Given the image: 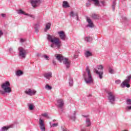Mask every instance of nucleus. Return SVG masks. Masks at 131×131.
Wrapping results in <instances>:
<instances>
[{
  "label": "nucleus",
  "instance_id": "obj_1",
  "mask_svg": "<svg viewBox=\"0 0 131 131\" xmlns=\"http://www.w3.org/2000/svg\"><path fill=\"white\" fill-rule=\"evenodd\" d=\"M47 40L50 41L51 45L50 47L53 49H60L62 47V41L58 38L54 37V35H47Z\"/></svg>",
  "mask_w": 131,
  "mask_h": 131
},
{
  "label": "nucleus",
  "instance_id": "obj_2",
  "mask_svg": "<svg viewBox=\"0 0 131 131\" xmlns=\"http://www.w3.org/2000/svg\"><path fill=\"white\" fill-rule=\"evenodd\" d=\"M83 76L84 77V81L87 84H91L94 82V78L92 76L91 73V70L89 67H86L85 71L83 73Z\"/></svg>",
  "mask_w": 131,
  "mask_h": 131
},
{
  "label": "nucleus",
  "instance_id": "obj_3",
  "mask_svg": "<svg viewBox=\"0 0 131 131\" xmlns=\"http://www.w3.org/2000/svg\"><path fill=\"white\" fill-rule=\"evenodd\" d=\"M1 89L3 90H0V94L3 96H5L6 94H10V93H12L11 84L8 81H6L1 85Z\"/></svg>",
  "mask_w": 131,
  "mask_h": 131
},
{
  "label": "nucleus",
  "instance_id": "obj_4",
  "mask_svg": "<svg viewBox=\"0 0 131 131\" xmlns=\"http://www.w3.org/2000/svg\"><path fill=\"white\" fill-rule=\"evenodd\" d=\"M55 57L60 63L63 60V63L65 65L67 69L70 68V60H69L68 58H64L61 54H55Z\"/></svg>",
  "mask_w": 131,
  "mask_h": 131
},
{
  "label": "nucleus",
  "instance_id": "obj_5",
  "mask_svg": "<svg viewBox=\"0 0 131 131\" xmlns=\"http://www.w3.org/2000/svg\"><path fill=\"white\" fill-rule=\"evenodd\" d=\"M107 100L112 105H114L115 104V101L116 98L115 97V95L113 92H107Z\"/></svg>",
  "mask_w": 131,
  "mask_h": 131
},
{
  "label": "nucleus",
  "instance_id": "obj_6",
  "mask_svg": "<svg viewBox=\"0 0 131 131\" xmlns=\"http://www.w3.org/2000/svg\"><path fill=\"white\" fill-rule=\"evenodd\" d=\"M18 51L19 59H25V58H26V55H27V51L23 47H19L18 48Z\"/></svg>",
  "mask_w": 131,
  "mask_h": 131
},
{
  "label": "nucleus",
  "instance_id": "obj_7",
  "mask_svg": "<svg viewBox=\"0 0 131 131\" xmlns=\"http://www.w3.org/2000/svg\"><path fill=\"white\" fill-rule=\"evenodd\" d=\"M103 69H104V66H103L102 64L98 66V70H97L96 69H94V72H96V74L98 75L100 79L103 78V74H104L103 73Z\"/></svg>",
  "mask_w": 131,
  "mask_h": 131
},
{
  "label": "nucleus",
  "instance_id": "obj_8",
  "mask_svg": "<svg viewBox=\"0 0 131 131\" xmlns=\"http://www.w3.org/2000/svg\"><path fill=\"white\" fill-rule=\"evenodd\" d=\"M131 75H129L126 77V79H125L121 84L120 86L122 88H130V85L129 82H130Z\"/></svg>",
  "mask_w": 131,
  "mask_h": 131
},
{
  "label": "nucleus",
  "instance_id": "obj_9",
  "mask_svg": "<svg viewBox=\"0 0 131 131\" xmlns=\"http://www.w3.org/2000/svg\"><path fill=\"white\" fill-rule=\"evenodd\" d=\"M92 2H94L95 6L96 7H100V8H104L106 7V2L105 1L99 0H91Z\"/></svg>",
  "mask_w": 131,
  "mask_h": 131
},
{
  "label": "nucleus",
  "instance_id": "obj_10",
  "mask_svg": "<svg viewBox=\"0 0 131 131\" xmlns=\"http://www.w3.org/2000/svg\"><path fill=\"white\" fill-rule=\"evenodd\" d=\"M57 106L58 107V108H60L61 110V111L63 112L64 108V105H65V103L64 102V100L62 99H58L57 100Z\"/></svg>",
  "mask_w": 131,
  "mask_h": 131
},
{
  "label": "nucleus",
  "instance_id": "obj_11",
  "mask_svg": "<svg viewBox=\"0 0 131 131\" xmlns=\"http://www.w3.org/2000/svg\"><path fill=\"white\" fill-rule=\"evenodd\" d=\"M39 125L41 131H46V126L45 125V121L41 119V118L39 119Z\"/></svg>",
  "mask_w": 131,
  "mask_h": 131
},
{
  "label": "nucleus",
  "instance_id": "obj_12",
  "mask_svg": "<svg viewBox=\"0 0 131 131\" xmlns=\"http://www.w3.org/2000/svg\"><path fill=\"white\" fill-rule=\"evenodd\" d=\"M17 14L19 15L21 14V15H25V16H28L29 17H31V18H32L33 19H34L35 18V16L33 15H31L30 14L28 13H25V12L23 11L22 9H19L17 11Z\"/></svg>",
  "mask_w": 131,
  "mask_h": 131
},
{
  "label": "nucleus",
  "instance_id": "obj_13",
  "mask_svg": "<svg viewBox=\"0 0 131 131\" xmlns=\"http://www.w3.org/2000/svg\"><path fill=\"white\" fill-rule=\"evenodd\" d=\"M31 4L33 8H36L40 5V0H31Z\"/></svg>",
  "mask_w": 131,
  "mask_h": 131
},
{
  "label": "nucleus",
  "instance_id": "obj_14",
  "mask_svg": "<svg viewBox=\"0 0 131 131\" xmlns=\"http://www.w3.org/2000/svg\"><path fill=\"white\" fill-rule=\"evenodd\" d=\"M25 94L28 95L29 96H33L36 94V91L35 90H31L30 89H28L25 91Z\"/></svg>",
  "mask_w": 131,
  "mask_h": 131
},
{
  "label": "nucleus",
  "instance_id": "obj_15",
  "mask_svg": "<svg viewBox=\"0 0 131 131\" xmlns=\"http://www.w3.org/2000/svg\"><path fill=\"white\" fill-rule=\"evenodd\" d=\"M58 34L59 35V37L61 40H66V35L65 34V32L63 31H61L58 32Z\"/></svg>",
  "mask_w": 131,
  "mask_h": 131
},
{
  "label": "nucleus",
  "instance_id": "obj_16",
  "mask_svg": "<svg viewBox=\"0 0 131 131\" xmlns=\"http://www.w3.org/2000/svg\"><path fill=\"white\" fill-rule=\"evenodd\" d=\"M43 76L46 79H48V80H50L51 78L53 77V73L50 72L48 73H45L43 74Z\"/></svg>",
  "mask_w": 131,
  "mask_h": 131
},
{
  "label": "nucleus",
  "instance_id": "obj_17",
  "mask_svg": "<svg viewBox=\"0 0 131 131\" xmlns=\"http://www.w3.org/2000/svg\"><path fill=\"white\" fill-rule=\"evenodd\" d=\"M86 21L88 23V25H86V27L93 28V27H94V24L93 23V21H92V20L90 19V17L86 18Z\"/></svg>",
  "mask_w": 131,
  "mask_h": 131
},
{
  "label": "nucleus",
  "instance_id": "obj_18",
  "mask_svg": "<svg viewBox=\"0 0 131 131\" xmlns=\"http://www.w3.org/2000/svg\"><path fill=\"white\" fill-rule=\"evenodd\" d=\"M84 117H85V124L86 127H89L90 125H92V123L90 120V118L86 116H84Z\"/></svg>",
  "mask_w": 131,
  "mask_h": 131
},
{
  "label": "nucleus",
  "instance_id": "obj_19",
  "mask_svg": "<svg viewBox=\"0 0 131 131\" xmlns=\"http://www.w3.org/2000/svg\"><path fill=\"white\" fill-rule=\"evenodd\" d=\"M51 26H52V24H51V23H48L46 24L45 28L44 29V32H47L48 30H50L51 29Z\"/></svg>",
  "mask_w": 131,
  "mask_h": 131
},
{
  "label": "nucleus",
  "instance_id": "obj_20",
  "mask_svg": "<svg viewBox=\"0 0 131 131\" xmlns=\"http://www.w3.org/2000/svg\"><path fill=\"white\" fill-rule=\"evenodd\" d=\"M70 16H71V17H74V16H76L77 20H79L78 13H77V12L74 13V12L73 11H72L70 13Z\"/></svg>",
  "mask_w": 131,
  "mask_h": 131
},
{
  "label": "nucleus",
  "instance_id": "obj_21",
  "mask_svg": "<svg viewBox=\"0 0 131 131\" xmlns=\"http://www.w3.org/2000/svg\"><path fill=\"white\" fill-rule=\"evenodd\" d=\"M84 55L86 58H89L93 56V53L90 51H86L84 53Z\"/></svg>",
  "mask_w": 131,
  "mask_h": 131
},
{
  "label": "nucleus",
  "instance_id": "obj_22",
  "mask_svg": "<svg viewBox=\"0 0 131 131\" xmlns=\"http://www.w3.org/2000/svg\"><path fill=\"white\" fill-rule=\"evenodd\" d=\"M76 113L75 112H73L72 114L70 116V119L71 120H72L73 121H75L76 117H75Z\"/></svg>",
  "mask_w": 131,
  "mask_h": 131
},
{
  "label": "nucleus",
  "instance_id": "obj_23",
  "mask_svg": "<svg viewBox=\"0 0 131 131\" xmlns=\"http://www.w3.org/2000/svg\"><path fill=\"white\" fill-rule=\"evenodd\" d=\"M15 74H16V76H21V75H23V72L19 70L16 71Z\"/></svg>",
  "mask_w": 131,
  "mask_h": 131
},
{
  "label": "nucleus",
  "instance_id": "obj_24",
  "mask_svg": "<svg viewBox=\"0 0 131 131\" xmlns=\"http://www.w3.org/2000/svg\"><path fill=\"white\" fill-rule=\"evenodd\" d=\"M12 127H13V126H4L2 128L1 130L2 131L8 130L9 128H12Z\"/></svg>",
  "mask_w": 131,
  "mask_h": 131
},
{
  "label": "nucleus",
  "instance_id": "obj_25",
  "mask_svg": "<svg viewBox=\"0 0 131 131\" xmlns=\"http://www.w3.org/2000/svg\"><path fill=\"white\" fill-rule=\"evenodd\" d=\"M62 7L63 8H69V4H68V2L67 1H64L63 2Z\"/></svg>",
  "mask_w": 131,
  "mask_h": 131
},
{
  "label": "nucleus",
  "instance_id": "obj_26",
  "mask_svg": "<svg viewBox=\"0 0 131 131\" xmlns=\"http://www.w3.org/2000/svg\"><path fill=\"white\" fill-rule=\"evenodd\" d=\"M69 83L70 86H73V78L70 77L69 79Z\"/></svg>",
  "mask_w": 131,
  "mask_h": 131
},
{
  "label": "nucleus",
  "instance_id": "obj_27",
  "mask_svg": "<svg viewBox=\"0 0 131 131\" xmlns=\"http://www.w3.org/2000/svg\"><path fill=\"white\" fill-rule=\"evenodd\" d=\"M84 40L85 41H87V42H91V41L93 40V39L91 37H85L84 38Z\"/></svg>",
  "mask_w": 131,
  "mask_h": 131
},
{
  "label": "nucleus",
  "instance_id": "obj_28",
  "mask_svg": "<svg viewBox=\"0 0 131 131\" xmlns=\"http://www.w3.org/2000/svg\"><path fill=\"white\" fill-rule=\"evenodd\" d=\"M108 72L111 74H113L114 73V70H113V68L111 67H108Z\"/></svg>",
  "mask_w": 131,
  "mask_h": 131
},
{
  "label": "nucleus",
  "instance_id": "obj_29",
  "mask_svg": "<svg viewBox=\"0 0 131 131\" xmlns=\"http://www.w3.org/2000/svg\"><path fill=\"white\" fill-rule=\"evenodd\" d=\"M29 110H30L31 111H32L34 109V104H29Z\"/></svg>",
  "mask_w": 131,
  "mask_h": 131
},
{
  "label": "nucleus",
  "instance_id": "obj_30",
  "mask_svg": "<svg viewBox=\"0 0 131 131\" xmlns=\"http://www.w3.org/2000/svg\"><path fill=\"white\" fill-rule=\"evenodd\" d=\"M93 19H99V15L98 14H93L92 15Z\"/></svg>",
  "mask_w": 131,
  "mask_h": 131
},
{
  "label": "nucleus",
  "instance_id": "obj_31",
  "mask_svg": "<svg viewBox=\"0 0 131 131\" xmlns=\"http://www.w3.org/2000/svg\"><path fill=\"white\" fill-rule=\"evenodd\" d=\"M45 89L46 90H48V91H51V90H52V87L49 84H46L45 85Z\"/></svg>",
  "mask_w": 131,
  "mask_h": 131
},
{
  "label": "nucleus",
  "instance_id": "obj_32",
  "mask_svg": "<svg viewBox=\"0 0 131 131\" xmlns=\"http://www.w3.org/2000/svg\"><path fill=\"white\" fill-rule=\"evenodd\" d=\"M115 6H116V2L114 1L113 2V5H112L113 11H115Z\"/></svg>",
  "mask_w": 131,
  "mask_h": 131
},
{
  "label": "nucleus",
  "instance_id": "obj_33",
  "mask_svg": "<svg viewBox=\"0 0 131 131\" xmlns=\"http://www.w3.org/2000/svg\"><path fill=\"white\" fill-rule=\"evenodd\" d=\"M41 115L43 117H47V118H49V116H48V113H45L44 114H42Z\"/></svg>",
  "mask_w": 131,
  "mask_h": 131
},
{
  "label": "nucleus",
  "instance_id": "obj_34",
  "mask_svg": "<svg viewBox=\"0 0 131 131\" xmlns=\"http://www.w3.org/2000/svg\"><path fill=\"white\" fill-rule=\"evenodd\" d=\"M126 103L127 105H131V100L128 99L126 100Z\"/></svg>",
  "mask_w": 131,
  "mask_h": 131
},
{
  "label": "nucleus",
  "instance_id": "obj_35",
  "mask_svg": "<svg viewBox=\"0 0 131 131\" xmlns=\"http://www.w3.org/2000/svg\"><path fill=\"white\" fill-rule=\"evenodd\" d=\"M91 1L92 0H88V3H86V7H91Z\"/></svg>",
  "mask_w": 131,
  "mask_h": 131
},
{
  "label": "nucleus",
  "instance_id": "obj_36",
  "mask_svg": "<svg viewBox=\"0 0 131 131\" xmlns=\"http://www.w3.org/2000/svg\"><path fill=\"white\" fill-rule=\"evenodd\" d=\"M51 126L53 127H56V126H58V123H53L52 124H51Z\"/></svg>",
  "mask_w": 131,
  "mask_h": 131
},
{
  "label": "nucleus",
  "instance_id": "obj_37",
  "mask_svg": "<svg viewBox=\"0 0 131 131\" xmlns=\"http://www.w3.org/2000/svg\"><path fill=\"white\" fill-rule=\"evenodd\" d=\"M42 57L46 59V60H49V56L47 55H44L42 56Z\"/></svg>",
  "mask_w": 131,
  "mask_h": 131
},
{
  "label": "nucleus",
  "instance_id": "obj_38",
  "mask_svg": "<svg viewBox=\"0 0 131 131\" xmlns=\"http://www.w3.org/2000/svg\"><path fill=\"white\" fill-rule=\"evenodd\" d=\"M115 82L117 84H119V83H121V81L120 80H117L115 81Z\"/></svg>",
  "mask_w": 131,
  "mask_h": 131
},
{
  "label": "nucleus",
  "instance_id": "obj_39",
  "mask_svg": "<svg viewBox=\"0 0 131 131\" xmlns=\"http://www.w3.org/2000/svg\"><path fill=\"white\" fill-rule=\"evenodd\" d=\"M9 51L11 54L14 53V50H13V48H9Z\"/></svg>",
  "mask_w": 131,
  "mask_h": 131
},
{
  "label": "nucleus",
  "instance_id": "obj_40",
  "mask_svg": "<svg viewBox=\"0 0 131 131\" xmlns=\"http://www.w3.org/2000/svg\"><path fill=\"white\" fill-rule=\"evenodd\" d=\"M34 28H38L39 29V24H36L35 25V27Z\"/></svg>",
  "mask_w": 131,
  "mask_h": 131
},
{
  "label": "nucleus",
  "instance_id": "obj_41",
  "mask_svg": "<svg viewBox=\"0 0 131 131\" xmlns=\"http://www.w3.org/2000/svg\"><path fill=\"white\" fill-rule=\"evenodd\" d=\"M4 35V33L3 32V31L2 30H0V37Z\"/></svg>",
  "mask_w": 131,
  "mask_h": 131
},
{
  "label": "nucleus",
  "instance_id": "obj_42",
  "mask_svg": "<svg viewBox=\"0 0 131 131\" xmlns=\"http://www.w3.org/2000/svg\"><path fill=\"white\" fill-rule=\"evenodd\" d=\"M1 16H2V17H3V18H6V14H4V13H2L1 14Z\"/></svg>",
  "mask_w": 131,
  "mask_h": 131
},
{
  "label": "nucleus",
  "instance_id": "obj_43",
  "mask_svg": "<svg viewBox=\"0 0 131 131\" xmlns=\"http://www.w3.org/2000/svg\"><path fill=\"white\" fill-rule=\"evenodd\" d=\"M126 110H131V106L126 107Z\"/></svg>",
  "mask_w": 131,
  "mask_h": 131
},
{
  "label": "nucleus",
  "instance_id": "obj_44",
  "mask_svg": "<svg viewBox=\"0 0 131 131\" xmlns=\"http://www.w3.org/2000/svg\"><path fill=\"white\" fill-rule=\"evenodd\" d=\"M80 131H86V128H81Z\"/></svg>",
  "mask_w": 131,
  "mask_h": 131
},
{
  "label": "nucleus",
  "instance_id": "obj_45",
  "mask_svg": "<svg viewBox=\"0 0 131 131\" xmlns=\"http://www.w3.org/2000/svg\"><path fill=\"white\" fill-rule=\"evenodd\" d=\"M35 28V32H38V28Z\"/></svg>",
  "mask_w": 131,
  "mask_h": 131
},
{
  "label": "nucleus",
  "instance_id": "obj_46",
  "mask_svg": "<svg viewBox=\"0 0 131 131\" xmlns=\"http://www.w3.org/2000/svg\"><path fill=\"white\" fill-rule=\"evenodd\" d=\"M20 42H24L25 40H24V39H23V38H21V39H20Z\"/></svg>",
  "mask_w": 131,
  "mask_h": 131
},
{
  "label": "nucleus",
  "instance_id": "obj_47",
  "mask_svg": "<svg viewBox=\"0 0 131 131\" xmlns=\"http://www.w3.org/2000/svg\"><path fill=\"white\" fill-rule=\"evenodd\" d=\"M74 58L75 59H77V58H78V55L75 54Z\"/></svg>",
  "mask_w": 131,
  "mask_h": 131
},
{
  "label": "nucleus",
  "instance_id": "obj_48",
  "mask_svg": "<svg viewBox=\"0 0 131 131\" xmlns=\"http://www.w3.org/2000/svg\"><path fill=\"white\" fill-rule=\"evenodd\" d=\"M53 65H57V63H56V61L53 60Z\"/></svg>",
  "mask_w": 131,
  "mask_h": 131
},
{
  "label": "nucleus",
  "instance_id": "obj_49",
  "mask_svg": "<svg viewBox=\"0 0 131 131\" xmlns=\"http://www.w3.org/2000/svg\"><path fill=\"white\" fill-rule=\"evenodd\" d=\"M122 19H123V20H126V17H123Z\"/></svg>",
  "mask_w": 131,
  "mask_h": 131
},
{
  "label": "nucleus",
  "instance_id": "obj_50",
  "mask_svg": "<svg viewBox=\"0 0 131 131\" xmlns=\"http://www.w3.org/2000/svg\"><path fill=\"white\" fill-rule=\"evenodd\" d=\"M63 131H69V130H67L66 129H63Z\"/></svg>",
  "mask_w": 131,
  "mask_h": 131
},
{
  "label": "nucleus",
  "instance_id": "obj_51",
  "mask_svg": "<svg viewBox=\"0 0 131 131\" xmlns=\"http://www.w3.org/2000/svg\"><path fill=\"white\" fill-rule=\"evenodd\" d=\"M49 123H50V126H51V124H52V122H49Z\"/></svg>",
  "mask_w": 131,
  "mask_h": 131
},
{
  "label": "nucleus",
  "instance_id": "obj_52",
  "mask_svg": "<svg viewBox=\"0 0 131 131\" xmlns=\"http://www.w3.org/2000/svg\"><path fill=\"white\" fill-rule=\"evenodd\" d=\"M53 121H55V120H54Z\"/></svg>",
  "mask_w": 131,
  "mask_h": 131
}]
</instances>
